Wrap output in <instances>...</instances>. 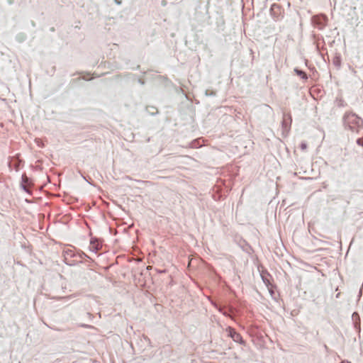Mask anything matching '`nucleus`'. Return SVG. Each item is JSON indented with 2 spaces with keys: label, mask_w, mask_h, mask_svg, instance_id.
I'll list each match as a JSON object with an SVG mask.
<instances>
[{
  "label": "nucleus",
  "mask_w": 363,
  "mask_h": 363,
  "mask_svg": "<svg viewBox=\"0 0 363 363\" xmlns=\"http://www.w3.org/2000/svg\"><path fill=\"white\" fill-rule=\"evenodd\" d=\"M115 2L117 4H121L122 1L121 0H115Z\"/></svg>",
  "instance_id": "5"
},
{
  "label": "nucleus",
  "mask_w": 363,
  "mask_h": 363,
  "mask_svg": "<svg viewBox=\"0 0 363 363\" xmlns=\"http://www.w3.org/2000/svg\"><path fill=\"white\" fill-rule=\"evenodd\" d=\"M102 247V243L96 238H91L89 244L91 251L97 252Z\"/></svg>",
  "instance_id": "2"
},
{
  "label": "nucleus",
  "mask_w": 363,
  "mask_h": 363,
  "mask_svg": "<svg viewBox=\"0 0 363 363\" xmlns=\"http://www.w3.org/2000/svg\"><path fill=\"white\" fill-rule=\"evenodd\" d=\"M301 147L302 150L306 149V145L305 143H301Z\"/></svg>",
  "instance_id": "4"
},
{
  "label": "nucleus",
  "mask_w": 363,
  "mask_h": 363,
  "mask_svg": "<svg viewBox=\"0 0 363 363\" xmlns=\"http://www.w3.org/2000/svg\"><path fill=\"white\" fill-rule=\"evenodd\" d=\"M347 118V120L359 121V118L355 115L348 116Z\"/></svg>",
  "instance_id": "3"
},
{
  "label": "nucleus",
  "mask_w": 363,
  "mask_h": 363,
  "mask_svg": "<svg viewBox=\"0 0 363 363\" xmlns=\"http://www.w3.org/2000/svg\"><path fill=\"white\" fill-rule=\"evenodd\" d=\"M341 363H351V362H347V361H343V362H342Z\"/></svg>",
  "instance_id": "6"
},
{
  "label": "nucleus",
  "mask_w": 363,
  "mask_h": 363,
  "mask_svg": "<svg viewBox=\"0 0 363 363\" xmlns=\"http://www.w3.org/2000/svg\"><path fill=\"white\" fill-rule=\"evenodd\" d=\"M229 336L236 342L244 344L242 336L238 333L233 328L228 327L226 329Z\"/></svg>",
  "instance_id": "1"
}]
</instances>
